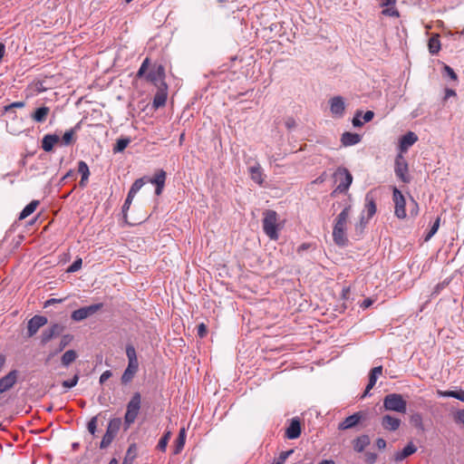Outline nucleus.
<instances>
[{
  "label": "nucleus",
  "instance_id": "ea45409f",
  "mask_svg": "<svg viewBox=\"0 0 464 464\" xmlns=\"http://www.w3.org/2000/svg\"><path fill=\"white\" fill-rule=\"evenodd\" d=\"M146 183V180H145V178H140V179H136L130 190H129V193L135 196L137 194V192L142 188V186Z\"/></svg>",
  "mask_w": 464,
  "mask_h": 464
},
{
  "label": "nucleus",
  "instance_id": "4d7b16f0",
  "mask_svg": "<svg viewBox=\"0 0 464 464\" xmlns=\"http://www.w3.org/2000/svg\"><path fill=\"white\" fill-rule=\"evenodd\" d=\"M361 115H362V111H358L355 113V115H354V117L353 119V121H352L353 125L354 127H362L363 125L364 121H361V119H360Z\"/></svg>",
  "mask_w": 464,
  "mask_h": 464
},
{
  "label": "nucleus",
  "instance_id": "c85d7f7f",
  "mask_svg": "<svg viewBox=\"0 0 464 464\" xmlns=\"http://www.w3.org/2000/svg\"><path fill=\"white\" fill-rule=\"evenodd\" d=\"M249 173L253 181L262 185L264 182L263 171L261 166L258 163L249 168Z\"/></svg>",
  "mask_w": 464,
  "mask_h": 464
},
{
  "label": "nucleus",
  "instance_id": "393cba45",
  "mask_svg": "<svg viewBox=\"0 0 464 464\" xmlns=\"http://www.w3.org/2000/svg\"><path fill=\"white\" fill-rule=\"evenodd\" d=\"M417 451V447L412 443L409 442L401 451L395 454V460L401 461L409 456L414 454Z\"/></svg>",
  "mask_w": 464,
  "mask_h": 464
},
{
  "label": "nucleus",
  "instance_id": "c03bdc74",
  "mask_svg": "<svg viewBox=\"0 0 464 464\" xmlns=\"http://www.w3.org/2000/svg\"><path fill=\"white\" fill-rule=\"evenodd\" d=\"M386 8H384L382 11V14L385 16H391V17H399L400 16V13L399 11L395 8L394 5H390V6H385Z\"/></svg>",
  "mask_w": 464,
  "mask_h": 464
},
{
  "label": "nucleus",
  "instance_id": "2eb2a0df",
  "mask_svg": "<svg viewBox=\"0 0 464 464\" xmlns=\"http://www.w3.org/2000/svg\"><path fill=\"white\" fill-rule=\"evenodd\" d=\"M418 140V136L413 131H408L401 137L399 143L400 153L406 152Z\"/></svg>",
  "mask_w": 464,
  "mask_h": 464
},
{
  "label": "nucleus",
  "instance_id": "423d86ee",
  "mask_svg": "<svg viewBox=\"0 0 464 464\" xmlns=\"http://www.w3.org/2000/svg\"><path fill=\"white\" fill-rule=\"evenodd\" d=\"M277 214L275 210H266L263 218V230L265 234L273 240L278 238Z\"/></svg>",
  "mask_w": 464,
  "mask_h": 464
},
{
  "label": "nucleus",
  "instance_id": "6e6552de",
  "mask_svg": "<svg viewBox=\"0 0 464 464\" xmlns=\"http://www.w3.org/2000/svg\"><path fill=\"white\" fill-rule=\"evenodd\" d=\"M394 172L396 177L402 182L409 183L411 181L408 162L401 153L397 154L395 157Z\"/></svg>",
  "mask_w": 464,
  "mask_h": 464
},
{
  "label": "nucleus",
  "instance_id": "ddd939ff",
  "mask_svg": "<svg viewBox=\"0 0 464 464\" xmlns=\"http://www.w3.org/2000/svg\"><path fill=\"white\" fill-rule=\"evenodd\" d=\"M363 417H364L363 412L357 411V412L348 416L342 422H340L338 424V430H345L353 429L360 423V421L363 419Z\"/></svg>",
  "mask_w": 464,
  "mask_h": 464
},
{
  "label": "nucleus",
  "instance_id": "0eeeda50",
  "mask_svg": "<svg viewBox=\"0 0 464 464\" xmlns=\"http://www.w3.org/2000/svg\"><path fill=\"white\" fill-rule=\"evenodd\" d=\"M121 424L122 420L121 418H113L110 420L106 429V432L103 435L102 441L100 443V449H107L111 444L117 434L119 433Z\"/></svg>",
  "mask_w": 464,
  "mask_h": 464
},
{
  "label": "nucleus",
  "instance_id": "a211bd4d",
  "mask_svg": "<svg viewBox=\"0 0 464 464\" xmlns=\"http://www.w3.org/2000/svg\"><path fill=\"white\" fill-rule=\"evenodd\" d=\"M331 112L337 117H342L344 113L345 105L341 96H335L330 100Z\"/></svg>",
  "mask_w": 464,
  "mask_h": 464
},
{
  "label": "nucleus",
  "instance_id": "864d4df0",
  "mask_svg": "<svg viewBox=\"0 0 464 464\" xmlns=\"http://www.w3.org/2000/svg\"><path fill=\"white\" fill-rule=\"evenodd\" d=\"M134 197L135 196L128 193L127 198L122 206V213L124 214V216H126V212L130 208Z\"/></svg>",
  "mask_w": 464,
  "mask_h": 464
},
{
  "label": "nucleus",
  "instance_id": "0e129e2a",
  "mask_svg": "<svg viewBox=\"0 0 464 464\" xmlns=\"http://www.w3.org/2000/svg\"><path fill=\"white\" fill-rule=\"evenodd\" d=\"M376 446L379 450H383L386 447V440L379 438L376 440Z\"/></svg>",
  "mask_w": 464,
  "mask_h": 464
},
{
  "label": "nucleus",
  "instance_id": "473e14b6",
  "mask_svg": "<svg viewBox=\"0 0 464 464\" xmlns=\"http://www.w3.org/2000/svg\"><path fill=\"white\" fill-rule=\"evenodd\" d=\"M440 35L438 34L432 35L429 39L428 47L429 52L431 54H437L440 50Z\"/></svg>",
  "mask_w": 464,
  "mask_h": 464
},
{
  "label": "nucleus",
  "instance_id": "e433bc0d",
  "mask_svg": "<svg viewBox=\"0 0 464 464\" xmlns=\"http://www.w3.org/2000/svg\"><path fill=\"white\" fill-rule=\"evenodd\" d=\"M126 355L128 357V364L139 366V361L136 354V350L132 345H127Z\"/></svg>",
  "mask_w": 464,
  "mask_h": 464
},
{
  "label": "nucleus",
  "instance_id": "f704fd0d",
  "mask_svg": "<svg viewBox=\"0 0 464 464\" xmlns=\"http://www.w3.org/2000/svg\"><path fill=\"white\" fill-rule=\"evenodd\" d=\"M39 205V201L38 200H33L31 201L28 205H26L24 209L21 211L20 215H19V219L22 220V219H24L26 218L27 217H29L31 214H33L36 208L38 207Z\"/></svg>",
  "mask_w": 464,
  "mask_h": 464
},
{
  "label": "nucleus",
  "instance_id": "dca6fc26",
  "mask_svg": "<svg viewBox=\"0 0 464 464\" xmlns=\"http://www.w3.org/2000/svg\"><path fill=\"white\" fill-rule=\"evenodd\" d=\"M63 330V327L58 324H53L51 327L43 331L41 335L42 343L45 344L53 337L58 336Z\"/></svg>",
  "mask_w": 464,
  "mask_h": 464
},
{
  "label": "nucleus",
  "instance_id": "6ab92c4d",
  "mask_svg": "<svg viewBox=\"0 0 464 464\" xmlns=\"http://www.w3.org/2000/svg\"><path fill=\"white\" fill-rule=\"evenodd\" d=\"M166 172L163 169L158 170L153 178L150 179V182L156 185L155 194L160 196L162 193L165 181H166Z\"/></svg>",
  "mask_w": 464,
  "mask_h": 464
},
{
  "label": "nucleus",
  "instance_id": "de8ad7c7",
  "mask_svg": "<svg viewBox=\"0 0 464 464\" xmlns=\"http://www.w3.org/2000/svg\"><path fill=\"white\" fill-rule=\"evenodd\" d=\"M377 379H378V377H376V375H374L373 373H372L370 372L369 382H368V384L364 391V396H366L369 393V392L374 387V385L376 384Z\"/></svg>",
  "mask_w": 464,
  "mask_h": 464
},
{
  "label": "nucleus",
  "instance_id": "052dcab7",
  "mask_svg": "<svg viewBox=\"0 0 464 464\" xmlns=\"http://www.w3.org/2000/svg\"><path fill=\"white\" fill-rule=\"evenodd\" d=\"M311 246H312V244H310V243H303L302 245H300L297 247L296 253L298 255H302L304 251L308 250Z\"/></svg>",
  "mask_w": 464,
  "mask_h": 464
},
{
  "label": "nucleus",
  "instance_id": "13d9d810",
  "mask_svg": "<svg viewBox=\"0 0 464 464\" xmlns=\"http://www.w3.org/2000/svg\"><path fill=\"white\" fill-rule=\"evenodd\" d=\"M207 333H208V328L205 324L201 323L200 324L198 325V335L200 338L205 337Z\"/></svg>",
  "mask_w": 464,
  "mask_h": 464
},
{
  "label": "nucleus",
  "instance_id": "f8f14e48",
  "mask_svg": "<svg viewBox=\"0 0 464 464\" xmlns=\"http://www.w3.org/2000/svg\"><path fill=\"white\" fill-rule=\"evenodd\" d=\"M47 324V318L44 315H34L29 321L27 324V335L28 337L34 336L38 330Z\"/></svg>",
  "mask_w": 464,
  "mask_h": 464
},
{
  "label": "nucleus",
  "instance_id": "7c9ffc66",
  "mask_svg": "<svg viewBox=\"0 0 464 464\" xmlns=\"http://www.w3.org/2000/svg\"><path fill=\"white\" fill-rule=\"evenodd\" d=\"M437 394L440 397H450L455 398L457 400H459L464 402V390H458V391H441L438 390Z\"/></svg>",
  "mask_w": 464,
  "mask_h": 464
},
{
  "label": "nucleus",
  "instance_id": "4468645a",
  "mask_svg": "<svg viewBox=\"0 0 464 464\" xmlns=\"http://www.w3.org/2000/svg\"><path fill=\"white\" fill-rule=\"evenodd\" d=\"M18 377V371L12 370L6 375L0 379V392L9 391L16 383Z\"/></svg>",
  "mask_w": 464,
  "mask_h": 464
},
{
  "label": "nucleus",
  "instance_id": "aec40b11",
  "mask_svg": "<svg viewBox=\"0 0 464 464\" xmlns=\"http://www.w3.org/2000/svg\"><path fill=\"white\" fill-rule=\"evenodd\" d=\"M381 423L384 430L395 431L400 428L401 421L399 418L386 414L382 418Z\"/></svg>",
  "mask_w": 464,
  "mask_h": 464
},
{
  "label": "nucleus",
  "instance_id": "a18cd8bd",
  "mask_svg": "<svg viewBox=\"0 0 464 464\" xmlns=\"http://www.w3.org/2000/svg\"><path fill=\"white\" fill-rule=\"evenodd\" d=\"M78 381H79V374L75 373L72 379L63 381L62 382V385L66 389H71L77 385Z\"/></svg>",
  "mask_w": 464,
  "mask_h": 464
},
{
  "label": "nucleus",
  "instance_id": "338daca9",
  "mask_svg": "<svg viewBox=\"0 0 464 464\" xmlns=\"http://www.w3.org/2000/svg\"><path fill=\"white\" fill-rule=\"evenodd\" d=\"M372 303H373V302H372V299H370V298H366V299H364V300L362 301V304H361V307H362V308H364V309H365V308H368V307H370V306L372 304Z\"/></svg>",
  "mask_w": 464,
  "mask_h": 464
},
{
  "label": "nucleus",
  "instance_id": "4be33fe9",
  "mask_svg": "<svg viewBox=\"0 0 464 464\" xmlns=\"http://www.w3.org/2000/svg\"><path fill=\"white\" fill-rule=\"evenodd\" d=\"M60 141V136L57 134H46L42 140V149L50 152L53 150L55 144Z\"/></svg>",
  "mask_w": 464,
  "mask_h": 464
},
{
  "label": "nucleus",
  "instance_id": "412c9836",
  "mask_svg": "<svg viewBox=\"0 0 464 464\" xmlns=\"http://www.w3.org/2000/svg\"><path fill=\"white\" fill-rule=\"evenodd\" d=\"M301 434V423L298 419L294 418L285 430V437L289 440L297 439Z\"/></svg>",
  "mask_w": 464,
  "mask_h": 464
},
{
  "label": "nucleus",
  "instance_id": "72a5a7b5",
  "mask_svg": "<svg viewBox=\"0 0 464 464\" xmlns=\"http://www.w3.org/2000/svg\"><path fill=\"white\" fill-rule=\"evenodd\" d=\"M185 440H186V430L184 428H182L179 430V436L175 440V446H174V454H179L181 452V450L184 448L185 445Z\"/></svg>",
  "mask_w": 464,
  "mask_h": 464
},
{
  "label": "nucleus",
  "instance_id": "bb28decb",
  "mask_svg": "<svg viewBox=\"0 0 464 464\" xmlns=\"http://www.w3.org/2000/svg\"><path fill=\"white\" fill-rule=\"evenodd\" d=\"M370 444V438L368 435H361L353 440V450L356 452H362L364 449Z\"/></svg>",
  "mask_w": 464,
  "mask_h": 464
},
{
  "label": "nucleus",
  "instance_id": "49530a36",
  "mask_svg": "<svg viewBox=\"0 0 464 464\" xmlns=\"http://www.w3.org/2000/svg\"><path fill=\"white\" fill-rule=\"evenodd\" d=\"M294 452V450H289L280 452L278 458L275 460L274 464H285L287 458Z\"/></svg>",
  "mask_w": 464,
  "mask_h": 464
},
{
  "label": "nucleus",
  "instance_id": "c9c22d12",
  "mask_svg": "<svg viewBox=\"0 0 464 464\" xmlns=\"http://www.w3.org/2000/svg\"><path fill=\"white\" fill-rule=\"evenodd\" d=\"M410 421L412 426L420 431H424L422 415L420 412H415L411 416Z\"/></svg>",
  "mask_w": 464,
  "mask_h": 464
},
{
  "label": "nucleus",
  "instance_id": "09e8293b",
  "mask_svg": "<svg viewBox=\"0 0 464 464\" xmlns=\"http://www.w3.org/2000/svg\"><path fill=\"white\" fill-rule=\"evenodd\" d=\"M82 265V259L81 257H77L73 263L67 268L68 273H74L81 269Z\"/></svg>",
  "mask_w": 464,
  "mask_h": 464
},
{
  "label": "nucleus",
  "instance_id": "680f3d73",
  "mask_svg": "<svg viewBox=\"0 0 464 464\" xmlns=\"http://www.w3.org/2000/svg\"><path fill=\"white\" fill-rule=\"evenodd\" d=\"M373 117H374V112L372 111H367L362 116L363 121L369 122L373 119Z\"/></svg>",
  "mask_w": 464,
  "mask_h": 464
},
{
  "label": "nucleus",
  "instance_id": "774afa93",
  "mask_svg": "<svg viewBox=\"0 0 464 464\" xmlns=\"http://www.w3.org/2000/svg\"><path fill=\"white\" fill-rule=\"evenodd\" d=\"M325 176H326V174H325V172H324L322 175H320L318 178H316L313 181V183H314V184H321V183H323L325 180Z\"/></svg>",
  "mask_w": 464,
  "mask_h": 464
},
{
  "label": "nucleus",
  "instance_id": "f257e3e1",
  "mask_svg": "<svg viewBox=\"0 0 464 464\" xmlns=\"http://www.w3.org/2000/svg\"><path fill=\"white\" fill-rule=\"evenodd\" d=\"M150 66V59L147 57L143 60L138 72L137 76L139 78L145 77L146 81L153 83L156 87H160L162 84H167L165 82V67L164 65L159 63H155L150 71L146 73L147 70Z\"/></svg>",
  "mask_w": 464,
  "mask_h": 464
},
{
  "label": "nucleus",
  "instance_id": "20e7f679",
  "mask_svg": "<svg viewBox=\"0 0 464 464\" xmlns=\"http://www.w3.org/2000/svg\"><path fill=\"white\" fill-rule=\"evenodd\" d=\"M141 407V395L140 392H134L127 403L124 415V430H127L133 424L139 415Z\"/></svg>",
  "mask_w": 464,
  "mask_h": 464
},
{
  "label": "nucleus",
  "instance_id": "1a4fd4ad",
  "mask_svg": "<svg viewBox=\"0 0 464 464\" xmlns=\"http://www.w3.org/2000/svg\"><path fill=\"white\" fill-rule=\"evenodd\" d=\"M392 201L394 203V215L400 219L405 218L407 216L406 199L401 191L396 187L392 190Z\"/></svg>",
  "mask_w": 464,
  "mask_h": 464
},
{
  "label": "nucleus",
  "instance_id": "69168bd1",
  "mask_svg": "<svg viewBox=\"0 0 464 464\" xmlns=\"http://www.w3.org/2000/svg\"><path fill=\"white\" fill-rule=\"evenodd\" d=\"M396 0H381V6L395 5Z\"/></svg>",
  "mask_w": 464,
  "mask_h": 464
},
{
  "label": "nucleus",
  "instance_id": "5701e85b",
  "mask_svg": "<svg viewBox=\"0 0 464 464\" xmlns=\"http://www.w3.org/2000/svg\"><path fill=\"white\" fill-rule=\"evenodd\" d=\"M362 140V136L358 133L345 131L342 134L341 142L343 146H353L359 143Z\"/></svg>",
  "mask_w": 464,
  "mask_h": 464
},
{
  "label": "nucleus",
  "instance_id": "4c0bfd02",
  "mask_svg": "<svg viewBox=\"0 0 464 464\" xmlns=\"http://www.w3.org/2000/svg\"><path fill=\"white\" fill-rule=\"evenodd\" d=\"M130 138H121V139H118L117 141H116V144L114 145L112 150L114 153H119V152H122L127 147L128 145L130 143Z\"/></svg>",
  "mask_w": 464,
  "mask_h": 464
},
{
  "label": "nucleus",
  "instance_id": "5fc2aeb1",
  "mask_svg": "<svg viewBox=\"0 0 464 464\" xmlns=\"http://www.w3.org/2000/svg\"><path fill=\"white\" fill-rule=\"evenodd\" d=\"M454 421L464 426V410H459L454 413Z\"/></svg>",
  "mask_w": 464,
  "mask_h": 464
},
{
  "label": "nucleus",
  "instance_id": "bf43d9fd",
  "mask_svg": "<svg viewBox=\"0 0 464 464\" xmlns=\"http://www.w3.org/2000/svg\"><path fill=\"white\" fill-rule=\"evenodd\" d=\"M112 373L110 370H107L100 376V383L103 384L108 379L111 377Z\"/></svg>",
  "mask_w": 464,
  "mask_h": 464
},
{
  "label": "nucleus",
  "instance_id": "37998d69",
  "mask_svg": "<svg viewBox=\"0 0 464 464\" xmlns=\"http://www.w3.org/2000/svg\"><path fill=\"white\" fill-rule=\"evenodd\" d=\"M72 339H73L72 335L64 334L61 339L58 349L55 351V353L53 354H56L58 353L62 352L72 341Z\"/></svg>",
  "mask_w": 464,
  "mask_h": 464
},
{
  "label": "nucleus",
  "instance_id": "f3484780",
  "mask_svg": "<svg viewBox=\"0 0 464 464\" xmlns=\"http://www.w3.org/2000/svg\"><path fill=\"white\" fill-rule=\"evenodd\" d=\"M158 91L153 98V107L159 109L166 104L168 97V85L162 84L160 87H157Z\"/></svg>",
  "mask_w": 464,
  "mask_h": 464
},
{
  "label": "nucleus",
  "instance_id": "3c124183",
  "mask_svg": "<svg viewBox=\"0 0 464 464\" xmlns=\"http://www.w3.org/2000/svg\"><path fill=\"white\" fill-rule=\"evenodd\" d=\"M25 105V102H12L8 105H5L4 107V111L5 112H9L11 110L13 109H16V108H24Z\"/></svg>",
  "mask_w": 464,
  "mask_h": 464
},
{
  "label": "nucleus",
  "instance_id": "7ed1b4c3",
  "mask_svg": "<svg viewBox=\"0 0 464 464\" xmlns=\"http://www.w3.org/2000/svg\"><path fill=\"white\" fill-rule=\"evenodd\" d=\"M334 182L338 183L336 188L331 193L334 196L336 193H346L353 183V175L345 167H338L334 175Z\"/></svg>",
  "mask_w": 464,
  "mask_h": 464
},
{
  "label": "nucleus",
  "instance_id": "2f4dec72",
  "mask_svg": "<svg viewBox=\"0 0 464 464\" xmlns=\"http://www.w3.org/2000/svg\"><path fill=\"white\" fill-rule=\"evenodd\" d=\"M78 358V354L74 350L66 351L61 358V363L63 367H69Z\"/></svg>",
  "mask_w": 464,
  "mask_h": 464
},
{
  "label": "nucleus",
  "instance_id": "cd10ccee",
  "mask_svg": "<svg viewBox=\"0 0 464 464\" xmlns=\"http://www.w3.org/2000/svg\"><path fill=\"white\" fill-rule=\"evenodd\" d=\"M50 112V109L46 106L37 108L31 115V118L35 122H44Z\"/></svg>",
  "mask_w": 464,
  "mask_h": 464
},
{
  "label": "nucleus",
  "instance_id": "39448f33",
  "mask_svg": "<svg viewBox=\"0 0 464 464\" xmlns=\"http://www.w3.org/2000/svg\"><path fill=\"white\" fill-rule=\"evenodd\" d=\"M383 408L386 411L405 413L407 410V401L400 393H390L383 398Z\"/></svg>",
  "mask_w": 464,
  "mask_h": 464
},
{
  "label": "nucleus",
  "instance_id": "79ce46f5",
  "mask_svg": "<svg viewBox=\"0 0 464 464\" xmlns=\"http://www.w3.org/2000/svg\"><path fill=\"white\" fill-rule=\"evenodd\" d=\"M170 431L165 432V434L160 439L159 443L157 445V449L160 451H165L170 439Z\"/></svg>",
  "mask_w": 464,
  "mask_h": 464
},
{
  "label": "nucleus",
  "instance_id": "c756f323",
  "mask_svg": "<svg viewBox=\"0 0 464 464\" xmlns=\"http://www.w3.org/2000/svg\"><path fill=\"white\" fill-rule=\"evenodd\" d=\"M138 455V447L136 443H131L125 454L121 464H132Z\"/></svg>",
  "mask_w": 464,
  "mask_h": 464
},
{
  "label": "nucleus",
  "instance_id": "f03ea898",
  "mask_svg": "<svg viewBox=\"0 0 464 464\" xmlns=\"http://www.w3.org/2000/svg\"><path fill=\"white\" fill-rule=\"evenodd\" d=\"M351 210L352 206L347 205L334 219L333 239L337 246H344L348 243V238L346 237V227Z\"/></svg>",
  "mask_w": 464,
  "mask_h": 464
},
{
  "label": "nucleus",
  "instance_id": "b1692460",
  "mask_svg": "<svg viewBox=\"0 0 464 464\" xmlns=\"http://www.w3.org/2000/svg\"><path fill=\"white\" fill-rule=\"evenodd\" d=\"M138 370H139V366L128 364L127 368L123 372L121 378V384L127 385L130 382H131L133 378L135 377L136 373L138 372Z\"/></svg>",
  "mask_w": 464,
  "mask_h": 464
},
{
  "label": "nucleus",
  "instance_id": "8fccbe9b",
  "mask_svg": "<svg viewBox=\"0 0 464 464\" xmlns=\"http://www.w3.org/2000/svg\"><path fill=\"white\" fill-rule=\"evenodd\" d=\"M88 431L94 435L97 430V416L92 417L87 424Z\"/></svg>",
  "mask_w": 464,
  "mask_h": 464
},
{
  "label": "nucleus",
  "instance_id": "9b49d317",
  "mask_svg": "<svg viewBox=\"0 0 464 464\" xmlns=\"http://www.w3.org/2000/svg\"><path fill=\"white\" fill-rule=\"evenodd\" d=\"M102 306L103 304L99 303L91 304L89 306L81 307L72 313L71 318L75 322H81L100 311L102 308Z\"/></svg>",
  "mask_w": 464,
  "mask_h": 464
},
{
  "label": "nucleus",
  "instance_id": "a19ab883",
  "mask_svg": "<svg viewBox=\"0 0 464 464\" xmlns=\"http://www.w3.org/2000/svg\"><path fill=\"white\" fill-rule=\"evenodd\" d=\"M78 172L81 174L82 178L84 179H89L90 169L85 161L80 160L78 162Z\"/></svg>",
  "mask_w": 464,
  "mask_h": 464
},
{
  "label": "nucleus",
  "instance_id": "9d476101",
  "mask_svg": "<svg viewBox=\"0 0 464 464\" xmlns=\"http://www.w3.org/2000/svg\"><path fill=\"white\" fill-rule=\"evenodd\" d=\"M377 207L375 203V198L372 196V192H369L365 196V204L363 213L361 217L360 225L365 226L369 219H371L376 213Z\"/></svg>",
  "mask_w": 464,
  "mask_h": 464
},
{
  "label": "nucleus",
  "instance_id": "e2e57ef3",
  "mask_svg": "<svg viewBox=\"0 0 464 464\" xmlns=\"http://www.w3.org/2000/svg\"><path fill=\"white\" fill-rule=\"evenodd\" d=\"M370 372L372 373H373L374 375H376V377H379L380 375L382 374V366L380 365V366L373 367Z\"/></svg>",
  "mask_w": 464,
  "mask_h": 464
},
{
  "label": "nucleus",
  "instance_id": "58836bf2",
  "mask_svg": "<svg viewBox=\"0 0 464 464\" xmlns=\"http://www.w3.org/2000/svg\"><path fill=\"white\" fill-rule=\"evenodd\" d=\"M440 218L438 217L433 225L431 226V227L430 228L429 232L426 234V236L424 237V241L425 242H428L438 231L439 227H440Z\"/></svg>",
  "mask_w": 464,
  "mask_h": 464
},
{
  "label": "nucleus",
  "instance_id": "603ef678",
  "mask_svg": "<svg viewBox=\"0 0 464 464\" xmlns=\"http://www.w3.org/2000/svg\"><path fill=\"white\" fill-rule=\"evenodd\" d=\"M378 459V456L374 452L367 451L364 454V460L368 464H374Z\"/></svg>",
  "mask_w": 464,
  "mask_h": 464
},
{
  "label": "nucleus",
  "instance_id": "6e6d98bb",
  "mask_svg": "<svg viewBox=\"0 0 464 464\" xmlns=\"http://www.w3.org/2000/svg\"><path fill=\"white\" fill-rule=\"evenodd\" d=\"M443 70H444L445 73H446V74H447V75H448L451 80H453V81H457V79H458L457 73L454 72V70H453L450 66H449V65L445 64V65H444V67H443Z\"/></svg>",
  "mask_w": 464,
  "mask_h": 464
},
{
  "label": "nucleus",
  "instance_id": "a878e982",
  "mask_svg": "<svg viewBox=\"0 0 464 464\" xmlns=\"http://www.w3.org/2000/svg\"><path fill=\"white\" fill-rule=\"evenodd\" d=\"M78 130H80V122L77 123L73 128L64 132L62 137V145L69 146L74 143L76 140L75 133Z\"/></svg>",
  "mask_w": 464,
  "mask_h": 464
}]
</instances>
